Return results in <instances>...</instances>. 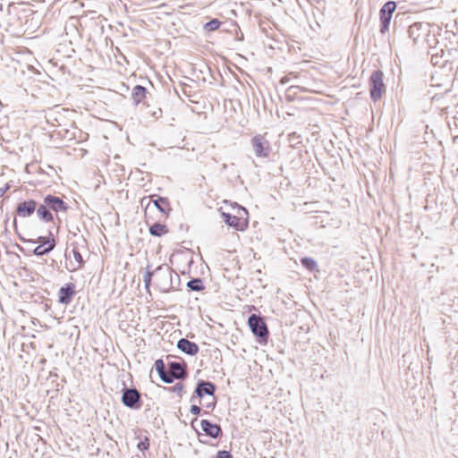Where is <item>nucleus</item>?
Instances as JSON below:
<instances>
[{
  "label": "nucleus",
  "instance_id": "nucleus-5",
  "mask_svg": "<svg viewBox=\"0 0 458 458\" xmlns=\"http://www.w3.org/2000/svg\"><path fill=\"white\" fill-rule=\"evenodd\" d=\"M248 325H249L251 332L255 335L259 336V338L264 339L265 342L267 341V338L268 336V329L261 317H259L256 314H252L249 318Z\"/></svg>",
  "mask_w": 458,
  "mask_h": 458
},
{
  "label": "nucleus",
  "instance_id": "nucleus-21",
  "mask_svg": "<svg viewBox=\"0 0 458 458\" xmlns=\"http://www.w3.org/2000/svg\"><path fill=\"white\" fill-rule=\"evenodd\" d=\"M38 216L46 222L53 221V215L48 211L45 205H40L37 209Z\"/></svg>",
  "mask_w": 458,
  "mask_h": 458
},
{
  "label": "nucleus",
  "instance_id": "nucleus-23",
  "mask_svg": "<svg viewBox=\"0 0 458 458\" xmlns=\"http://www.w3.org/2000/svg\"><path fill=\"white\" fill-rule=\"evenodd\" d=\"M220 25V21H218L217 19H213L212 21L205 24V29L208 31H213L218 30Z\"/></svg>",
  "mask_w": 458,
  "mask_h": 458
},
{
  "label": "nucleus",
  "instance_id": "nucleus-27",
  "mask_svg": "<svg viewBox=\"0 0 458 458\" xmlns=\"http://www.w3.org/2000/svg\"><path fill=\"white\" fill-rule=\"evenodd\" d=\"M184 386L182 383L175 384L173 387H171V391L176 393L179 396L182 395Z\"/></svg>",
  "mask_w": 458,
  "mask_h": 458
},
{
  "label": "nucleus",
  "instance_id": "nucleus-4",
  "mask_svg": "<svg viewBox=\"0 0 458 458\" xmlns=\"http://www.w3.org/2000/svg\"><path fill=\"white\" fill-rule=\"evenodd\" d=\"M383 76V72L379 70L373 72L370 75V97L374 101L379 100L385 92Z\"/></svg>",
  "mask_w": 458,
  "mask_h": 458
},
{
  "label": "nucleus",
  "instance_id": "nucleus-11",
  "mask_svg": "<svg viewBox=\"0 0 458 458\" xmlns=\"http://www.w3.org/2000/svg\"><path fill=\"white\" fill-rule=\"evenodd\" d=\"M75 293V285L73 284H67L58 292L59 302L62 304H69Z\"/></svg>",
  "mask_w": 458,
  "mask_h": 458
},
{
  "label": "nucleus",
  "instance_id": "nucleus-32",
  "mask_svg": "<svg viewBox=\"0 0 458 458\" xmlns=\"http://www.w3.org/2000/svg\"><path fill=\"white\" fill-rule=\"evenodd\" d=\"M44 247H48V243H44Z\"/></svg>",
  "mask_w": 458,
  "mask_h": 458
},
{
  "label": "nucleus",
  "instance_id": "nucleus-13",
  "mask_svg": "<svg viewBox=\"0 0 458 458\" xmlns=\"http://www.w3.org/2000/svg\"><path fill=\"white\" fill-rule=\"evenodd\" d=\"M44 202L47 204L50 208L55 212L66 211L67 206L63 199L53 195H47L44 199Z\"/></svg>",
  "mask_w": 458,
  "mask_h": 458
},
{
  "label": "nucleus",
  "instance_id": "nucleus-17",
  "mask_svg": "<svg viewBox=\"0 0 458 458\" xmlns=\"http://www.w3.org/2000/svg\"><path fill=\"white\" fill-rule=\"evenodd\" d=\"M215 392V386L210 382H203L199 384L196 389L199 397H203L204 394L213 395Z\"/></svg>",
  "mask_w": 458,
  "mask_h": 458
},
{
  "label": "nucleus",
  "instance_id": "nucleus-9",
  "mask_svg": "<svg viewBox=\"0 0 458 458\" xmlns=\"http://www.w3.org/2000/svg\"><path fill=\"white\" fill-rule=\"evenodd\" d=\"M145 221L149 225V233L153 236L161 237L169 232L167 225L161 224L163 220L145 219Z\"/></svg>",
  "mask_w": 458,
  "mask_h": 458
},
{
  "label": "nucleus",
  "instance_id": "nucleus-12",
  "mask_svg": "<svg viewBox=\"0 0 458 458\" xmlns=\"http://www.w3.org/2000/svg\"><path fill=\"white\" fill-rule=\"evenodd\" d=\"M140 398V393L136 389H126L123 391L122 401L127 407L132 408Z\"/></svg>",
  "mask_w": 458,
  "mask_h": 458
},
{
  "label": "nucleus",
  "instance_id": "nucleus-31",
  "mask_svg": "<svg viewBox=\"0 0 458 458\" xmlns=\"http://www.w3.org/2000/svg\"><path fill=\"white\" fill-rule=\"evenodd\" d=\"M197 421H198V419H197V418H194V419L192 420V421H191V427H192L193 428H194V424H195V422H197Z\"/></svg>",
  "mask_w": 458,
  "mask_h": 458
},
{
  "label": "nucleus",
  "instance_id": "nucleus-25",
  "mask_svg": "<svg viewBox=\"0 0 458 458\" xmlns=\"http://www.w3.org/2000/svg\"><path fill=\"white\" fill-rule=\"evenodd\" d=\"M188 286L194 291H200L203 289L202 282L199 279L191 280L188 283Z\"/></svg>",
  "mask_w": 458,
  "mask_h": 458
},
{
  "label": "nucleus",
  "instance_id": "nucleus-7",
  "mask_svg": "<svg viewBox=\"0 0 458 458\" xmlns=\"http://www.w3.org/2000/svg\"><path fill=\"white\" fill-rule=\"evenodd\" d=\"M396 9V4L394 1L386 3L380 10L381 33L388 30V27L392 19V14Z\"/></svg>",
  "mask_w": 458,
  "mask_h": 458
},
{
  "label": "nucleus",
  "instance_id": "nucleus-10",
  "mask_svg": "<svg viewBox=\"0 0 458 458\" xmlns=\"http://www.w3.org/2000/svg\"><path fill=\"white\" fill-rule=\"evenodd\" d=\"M37 208L35 200L30 199L18 204L16 211L19 216L28 217L31 216Z\"/></svg>",
  "mask_w": 458,
  "mask_h": 458
},
{
  "label": "nucleus",
  "instance_id": "nucleus-16",
  "mask_svg": "<svg viewBox=\"0 0 458 458\" xmlns=\"http://www.w3.org/2000/svg\"><path fill=\"white\" fill-rule=\"evenodd\" d=\"M168 375L173 378H182L185 376V370L183 367L177 362H172L170 364V371L168 372Z\"/></svg>",
  "mask_w": 458,
  "mask_h": 458
},
{
  "label": "nucleus",
  "instance_id": "nucleus-19",
  "mask_svg": "<svg viewBox=\"0 0 458 458\" xmlns=\"http://www.w3.org/2000/svg\"><path fill=\"white\" fill-rule=\"evenodd\" d=\"M44 243H48V247H44L43 245H39L35 248L34 254L38 256L44 255L49 251H51L55 246V241L54 237L48 238L47 240L44 241Z\"/></svg>",
  "mask_w": 458,
  "mask_h": 458
},
{
  "label": "nucleus",
  "instance_id": "nucleus-8",
  "mask_svg": "<svg viewBox=\"0 0 458 458\" xmlns=\"http://www.w3.org/2000/svg\"><path fill=\"white\" fill-rule=\"evenodd\" d=\"M201 430L206 436L216 438L222 435L221 427L218 424L212 423L208 420H200Z\"/></svg>",
  "mask_w": 458,
  "mask_h": 458
},
{
  "label": "nucleus",
  "instance_id": "nucleus-14",
  "mask_svg": "<svg viewBox=\"0 0 458 458\" xmlns=\"http://www.w3.org/2000/svg\"><path fill=\"white\" fill-rule=\"evenodd\" d=\"M177 347L183 352L190 354V355H195L199 352V346L187 339H181L178 341Z\"/></svg>",
  "mask_w": 458,
  "mask_h": 458
},
{
  "label": "nucleus",
  "instance_id": "nucleus-28",
  "mask_svg": "<svg viewBox=\"0 0 458 458\" xmlns=\"http://www.w3.org/2000/svg\"><path fill=\"white\" fill-rule=\"evenodd\" d=\"M216 458H232V455L227 451H219Z\"/></svg>",
  "mask_w": 458,
  "mask_h": 458
},
{
  "label": "nucleus",
  "instance_id": "nucleus-1",
  "mask_svg": "<svg viewBox=\"0 0 458 458\" xmlns=\"http://www.w3.org/2000/svg\"><path fill=\"white\" fill-rule=\"evenodd\" d=\"M225 222L237 231H244L248 227V211L240 205L233 203L221 208Z\"/></svg>",
  "mask_w": 458,
  "mask_h": 458
},
{
  "label": "nucleus",
  "instance_id": "nucleus-26",
  "mask_svg": "<svg viewBox=\"0 0 458 458\" xmlns=\"http://www.w3.org/2000/svg\"><path fill=\"white\" fill-rule=\"evenodd\" d=\"M149 439L147 437H144V438L138 444V448L140 451H145L149 448Z\"/></svg>",
  "mask_w": 458,
  "mask_h": 458
},
{
  "label": "nucleus",
  "instance_id": "nucleus-6",
  "mask_svg": "<svg viewBox=\"0 0 458 458\" xmlns=\"http://www.w3.org/2000/svg\"><path fill=\"white\" fill-rule=\"evenodd\" d=\"M251 144L255 155L258 157H267L271 151L269 141L264 135H256L251 139Z\"/></svg>",
  "mask_w": 458,
  "mask_h": 458
},
{
  "label": "nucleus",
  "instance_id": "nucleus-18",
  "mask_svg": "<svg viewBox=\"0 0 458 458\" xmlns=\"http://www.w3.org/2000/svg\"><path fill=\"white\" fill-rule=\"evenodd\" d=\"M155 368L157 371L158 372L159 377L165 383H172L173 378L168 375V372L165 369V364L162 360H157L155 362Z\"/></svg>",
  "mask_w": 458,
  "mask_h": 458
},
{
  "label": "nucleus",
  "instance_id": "nucleus-30",
  "mask_svg": "<svg viewBox=\"0 0 458 458\" xmlns=\"http://www.w3.org/2000/svg\"><path fill=\"white\" fill-rule=\"evenodd\" d=\"M49 237L46 238V237H39L38 238V242L41 243L40 245H43L44 246V241L47 240Z\"/></svg>",
  "mask_w": 458,
  "mask_h": 458
},
{
  "label": "nucleus",
  "instance_id": "nucleus-2",
  "mask_svg": "<svg viewBox=\"0 0 458 458\" xmlns=\"http://www.w3.org/2000/svg\"><path fill=\"white\" fill-rule=\"evenodd\" d=\"M172 208L168 199L158 197L152 202H148L144 209L145 219L149 220H165Z\"/></svg>",
  "mask_w": 458,
  "mask_h": 458
},
{
  "label": "nucleus",
  "instance_id": "nucleus-24",
  "mask_svg": "<svg viewBox=\"0 0 458 458\" xmlns=\"http://www.w3.org/2000/svg\"><path fill=\"white\" fill-rule=\"evenodd\" d=\"M420 26L419 24H413L409 29V33L411 38H413L414 41H417L420 37Z\"/></svg>",
  "mask_w": 458,
  "mask_h": 458
},
{
  "label": "nucleus",
  "instance_id": "nucleus-3",
  "mask_svg": "<svg viewBox=\"0 0 458 458\" xmlns=\"http://www.w3.org/2000/svg\"><path fill=\"white\" fill-rule=\"evenodd\" d=\"M71 248V251L65 253V267L68 271L75 272L83 267L84 260L78 242H72Z\"/></svg>",
  "mask_w": 458,
  "mask_h": 458
},
{
  "label": "nucleus",
  "instance_id": "nucleus-29",
  "mask_svg": "<svg viewBox=\"0 0 458 458\" xmlns=\"http://www.w3.org/2000/svg\"><path fill=\"white\" fill-rule=\"evenodd\" d=\"M191 412L197 416L200 413V408L198 405H192L191 407Z\"/></svg>",
  "mask_w": 458,
  "mask_h": 458
},
{
  "label": "nucleus",
  "instance_id": "nucleus-15",
  "mask_svg": "<svg viewBox=\"0 0 458 458\" xmlns=\"http://www.w3.org/2000/svg\"><path fill=\"white\" fill-rule=\"evenodd\" d=\"M147 97V89L146 88L137 85L132 89L131 91V99L135 105H139L142 103Z\"/></svg>",
  "mask_w": 458,
  "mask_h": 458
},
{
  "label": "nucleus",
  "instance_id": "nucleus-20",
  "mask_svg": "<svg viewBox=\"0 0 458 458\" xmlns=\"http://www.w3.org/2000/svg\"><path fill=\"white\" fill-rule=\"evenodd\" d=\"M161 275H162V268L160 267H158L154 272L148 271L144 274L143 280L145 283V288H146L147 292L149 293V287L151 284L152 277L153 276L157 277Z\"/></svg>",
  "mask_w": 458,
  "mask_h": 458
},
{
  "label": "nucleus",
  "instance_id": "nucleus-22",
  "mask_svg": "<svg viewBox=\"0 0 458 458\" xmlns=\"http://www.w3.org/2000/svg\"><path fill=\"white\" fill-rule=\"evenodd\" d=\"M302 266L310 271H314L317 268L316 261L311 258H303L301 260Z\"/></svg>",
  "mask_w": 458,
  "mask_h": 458
}]
</instances>
